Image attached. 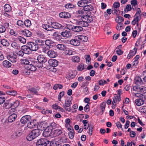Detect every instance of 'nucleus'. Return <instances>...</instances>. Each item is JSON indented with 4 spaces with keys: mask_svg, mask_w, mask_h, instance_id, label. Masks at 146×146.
<instances>
[{
    "mask_svg": "<svg viewBox=\"0 0 146 146\" xmlns=\"http://www.w3.org/2000/svg\"><path fill=\"white\" fill-rule=\"evenodd\" d=\"M47 127V124L45 121H42L38 123L37 125V129L33 130L27 137V139L31 141L36 138L40 134V130L42 131Z\"/></svg>",
    "mask_w": 146,
    "mask_h": 146,
    "instance_id": "nucleus-1",
    "label": "nucleus"
},
{
    "mask_svg": "<svg viewBox=\"0 0 146 146\" xmlns=\"http://www.w3.org/2000/svg\"><path fill=\"white\" fill-rule=\"evenodd\" d=\"M90 19H91L90 18ZM86 19L84 18L81 20H77L76 24L78 25L73 26L71 28L72 30L76 33H79L82 31L83 30L82 27H88L89 26V23H90V19L87 20L88 21L87 22H86Z\"/></svg>",
    "mask_w": 146,
    "mask_h": 146,
    "instance_id": "nucleus-2",
    "label": "nucleus"
},
{
    "mask_svg": "<svg viewBox=\"0 0 146 146\" xmlns=\"http://www.w3.org/2000/svg\"><path fill=\"white\" fill-rule=\"evenodd\" d=\"M84 10H83L82 9H80L76 11V16L77 17H81V19H79L78 20H81L82 19H83L84 18L85 19H86V22L88 21V19H90V23L91 21H92V19L89 16H88V14L86 15L85 14V13L84 12Z\"/></svg>",
    "mask_w": 146,
    "mask_h": 146,
    "instance_id": "nucleus-3",
    "label": "nucleus"
},
{
    "mask_svg": "<svg viewBox=\"0 0 146 146\" xmlns=\"http://www.w3.org/2000/svg\"><path fill=\"white\" fill-rule=\"evenodd\" d=\"M7 57L8 60L12 63L16 62L17 60V55L13 52H9Z\"/></svg>",
    "mask_w": 146,
    "mask_h": 146,
    "instance_id": "nucleus-4",
    "label": "nucleus"
},
{
    "mask_svg": "<svg viewBox=\"0 0 146 146\" xmlns=\"http://www.w3.org/2000/svg\"><path fill=\"white\" fill-rule=\"evenodd\" d=\"M50 141L46 139L42 138L37 141L36 142V146H47Z\"/></svg>",
    "mask_w": 146,
    "mask_h": 146,
    "instance_id": "nucleus-5",
    "label": "nucleus"
},
{
    "mask_svg": "<svg viewBox=\"0 0 146 146\" xmlns=\"http://www.w3.org/2000/svg\"><path fill=\"white\" fill-rule=\"evenodd\" d=\"M133 91L139 92L141 94L146 93V87L143 86H135L133 87Z\"/></svg>",
    "mask_w": 146,
    "mask_h": 146,
    "instance_id": "nucleus-6",
    "label": "nucleus"
},
{
    "mask_svg": "<svg viewBox=\"0 0 146 146\" xmlns=\"http://www.w3.org/2000/svg\"><path fill=\"white\" fill-rule=\"evenodd\" d=\"M94 7L93 6L90 5H85L82 9L84 10V13H85V14H88V16H90L91 13V11H92L94 10Z\"/></svg>",
    "mask_w": 146,
    "mask_h": 146,
    "instance_id": "nucleus-7",
    "label": "nucleus"
},
{
    "mask_svg": "<svg viewBox=\"0 0 146 146\" xmlns=\"http://www.w3.org/2000/svg\"><path fill=\"white\" fill-rule=\"evenodd\" d=\"M70 43L74 46H79L80 44V41L78 36H76L74 39L70 41Z\"/></svg>",
    "mask_w": 146,
    "mask_h": 146,
    "instance_id": "nucleus-8",
    "label": "nucleus"
},
{
    "mask_svg": "<svg viewBox=\"0 0 146 146\" xmlns=\"http://www.w3.org/2000/svg\"><path fill=\"white\" fill-rule=\"evenodd\" d=\"M72 104V102L69 100H66L64 105H63V107L66 111H70L71 110L70 106Z\"/></svg>",
    "mask_w": 146,
    "mask_h": 146,
    "instance_id": "nucleus-9",
    "label": "nucleus"
},
{
    "mask_svg": "<svg viewBox=\"0 0 146 146\" xmlns=\"http://www.w3.org/2000/svg\"><path fill=\"white\" fill-rule=\"evenodd\" d=\"M21 49L26 54H30L31 51L30 48V46H29V44L28 43L27 45H23L21 47Z\"/></svg>",
    "mask_w": 146,
    "mask_h": 146,
    "instance_id": "nucleus-10",
    "label": "nucleus"
},
{
    "mask_svg": "<svg viewBox=\"0 0 146 146\" xmlns=\"http://www.w3.org/2000/svg\"><path fill=\"white\" fill-rule=\"evenodd\" d=\"M31 119V117L29 115H26L22 117L20 119L21 123L25 124L30 121Z\"/></svg>",
    "mask_w": 146,
    "mask_h": 146,
    "instance_id": "nucleus-11",
    "label": "nucleus"
},
{
    "mask_svg": "<svg viewBox=\"0 0 146 146\" xmlns=\"http://www.w3.org/2000/svg\"><path fill=\"white\" fill-rule=\"evenodd\" d=\"M29 46H30V48L31 51H36L39 48V46L38 44L33 42H29Z\"/></svg>",
    "mask_w": 146,
    "mask_h": 146,
    "instance_id": "nucleus-12",
    "label": "nucleus"
},
{
    "mask_svg": "<svg viewBox=\"0 0 146 146\" xmlns=\"http://www.w3.org/2000/svg\"><path fill=\"white\" fill-rule=\"evenodd\" d=\"M60 17L65 19H67L71 17L70 14L68 12H61L59 14Z\"/></svg>",
    "mask_w": 146,
    "mask_h": 146,
    "instance_id": "nucleus-13",
    "label": "nucleus"
},
{
    "mask_svg": "<svg viewBox=\"0 0 146 146\" xmlns=\"http://www.w3.org/2000/svg\"><path fill=\"white\" fill-rule=\"evenodd\" d=\"M142 79V76L141 77L139 76L136 77L134 80L136 86H140L142 84H144Z\"/></svg>",
    "mask_w": 146,
    "mask_h": 146,
    "instance_id": "nucleus-14",
    "label": "nucleus"
},
{
    "mask_svg": "<svg viewBox=\"0 0 146 146\" xmlns=\"http://www.w3.org/2000/svg\"><path fill=\"white\" fill-rule=\"evenodd\" d=\"M51 25L52 28L55 29H63L64 27L63 26L58 23L51 22Z\"/></svg>",
    "mask_w": 146,
    "mask_h": 146,
    "instance_id": "nucleus-15",
    "label": "nucleus"
},
{
    "mask_svg": "<svg viewBox=\"0 0 146 146\" xmlns=\"http://www.w3.org/2000/svg\"><path fill=\"white\" fill-rule=\"evenodd\" d=\"M43 136L45 137H47L49 136L52 137V130L49 128H46L43 132Z\"/></svg>",
    "mask_w": 146,
    "mask_h": 146,
    "instance_id": "nucleus-16",
    "label": "nucleus"
},
{
    "mask_svg": "<svg viewBox=\"0 0 146 146\" xmlns=\"http://www.w3.org/2000/svg\"><path fill=\"white\" fill-rule=\"evenodd\" d=\"M60 34L64 37L69 38L71 36V33L69 29H66L65 31L62 32Z\"/></svg>",
    "mask_w": 146,
    "mask_h": 146,
    "instance_id": "nucleus-17",
    "label": "nucleus"
},
{
    "mask_svg": "<svg viewBox=\"0 0 146 146\" xmlns=\"http://www.w3.org/2000/svg\"><path fill=\"white\" fill-rule=\"evenodd\" d=\"M48 63L50 66L53 67L56 66L58 65V62L56 59H50L48 61Z\"/></svg>",
    "mask_w": 146,
    "mask_h": 146,
    "instance_id": "nucleus-18",
    "label": "nucleus"
},
{
    "mask_svg": "<svg viewBox=\"0 0 146 146\" xmlns=\"http://www.w3.org/2000/svg\"><path fill=\"white\" fill-rule=\"evenodd\" d=\"M37 60L39 62L44 64L47 61V58L44 56L40 55L38 56L37 58Z\"/></svg>",
    "mask_w": 146,
    "mask_h": 146,
    "instance_id": "nucleus-19",
    "label": "nucleus"
},
{
    "mask_svg": "<svg viewBox=\"0 0 146 146\" xmlns=\"http://www.w3.org/2000/svg\"><path fill=\"white\" fill-rule=\"evenodd\" d=\"M61 128H59L52 131V136L56 137L60 135L62 133V131L60 129Z\"/></svg>",
    "mask_w": 146,
    "mask_h": 146,
    "instance_id": "nucleus-20",
    "label": "nucleus"
},
{
    "mask_svg": "<svg viewBox=\"0 0 146 146\" xmlns=\"http://www.w3.org/2000/svg\"><path fill=\"white\" fill-rule=\"evenodd\" d=\"M22 134V132L20 130H16L13 132L11 135L12 138L13 139L20 137Z\"/></svg>",
    "mask_w": 146,
    "mask_h": 146,
    "instance_id": "nucleus-21",
    "label": "nucleus"
},
{
    "mask_svg": "<svg viewBox=\"0 0 146 146\" xmlns=\"http://www.w3.org/2000/svg\"><path fill=\"white\" fill-rule=\"evenodd\" d=\"M50 130L53 131L58 128H60V126L58 124H56L55 123L53 122L52 123L50 126L48 127Z\"/></svg>",
    "mask_w": 146,
    "mask_h": 146,
    "instance_id": "nucleus-22",
    "label": "nucleus"
},
{
    "mask_svg": "<svg viewBox=\"0 0 146 146\" xmlns=\"http://www.w3.org/2000/svg\"><path fill=\"white\" fill-rule=\"evenodd\" d=\"M47 54L49 57L52 58H55L57 55V52L52 50H49Z\"/></svg>",
    "mask_w": 146,
    "mask_h": 146,
    "instance_id": "nucleus-23",
    "label": "nucleus"
},
{
    "mask_svg": "<svg viewBox=\"0 0 146 146\" xmlns=\"http://www.w3.org/2000/svg\"><path fill=\"white\" fill-rule=\"evenodd\" d=\"M17 117V115L13 113L11 114L8 118V121L9 122L11 123L15 121Z\"/></svg>",
    "mask_w": 146,
    "mask_h": 146,
    "instance_id": "nucleus-24",
    "label": "nucleus"
},
{
    "mask_svg": "<svg viewBox=\"0 0 146 146\" xmlns=\"http://www.w3.org/2000/svg\"><path fill=\"white\" fill-rule=\"evenodd\" d=\"M137 50V49L136 48H135L133 50H130L127 56V58L129 59L133 56L135 55L136 53Z\"/></svg>",
    "mask_w": 146,
    "mask_h": 146,
    "instance_id": "nucleus-25",
    "label": "nucleus"
},
{
    "mask_svg": "<svg viewBox=\"0 0 146 146\" xmlns=\"http://www.w3.org/2000/svg\"><path fill=\"white\" fill-rule=\"evenodd\" d=\"M42 27L43 29L48 31H50L52 32H54V31L53 29L52 28V26L46 24L42 25Z\"/></svg>",
    "mask_w": 146,
    "mask_h": 146,
    "instance_id": "nucleus-26",
    "label": "nucleus"
},
{
    "mask_svg": "<svg viewBox=\"0 0 146 146\" xmlns=\"http://www.w3.org/2000/svg\"><path fill=\"white\" fill-rule=\"evenodd\" d=\"M25 68L31 71H35L36 69V66L32 64H29V65H25Z\"/></svg>",
    "mask_w": 146,
    "mask_h": 146,
    "instance_id": "nucleus-27",
    "label": "nucleus"
},
{
    "mask_svg": "<svg viewBox=\"0 0 146 146\" xmlns=\"http://www.w3.org/2000/svg\"><path fill=\"white\" fill-rule=\"evenodd\" d=\"M88 2V1H79L78 3V5L80 7H84Z\"/></svg>",
    "mask_w": 146,
    "mask_h": 146,
    "instance_id": "nucleus-28",
    "label": "nucleus"
},
{
    "mask_svg": "<svg viewBox=\"0 0 146 146\" xmlns=\"http://www.w3.org/2000/svg\"><path fill=\"white\" fill-rule=\"evenodd\" d=\"M21 32L24 36L27 37H30L32 35L31 32L27 30H22Z\"/></svg>",
    "mask_w": 146,
    "mask_h": 146,
    "instance_id": "nucleus-29",
    "label": "nucleus"
},
{
    "mask_svg": "<svg viewBox=\"0 0 146 146\" xmlns=\"http://www.w3.org/2000/svg\"><path fill=\"white\" fill-rule=\"evenodd\" d=\"M44 44L47 45V46L49 47L50 46H53L55 45V43L50 40L48 39L45 40H44Z\"/></svg>",
    "mask_w": 146,
    "mask_h": 146,
    "instance_id": "nucleus-30",
    "label": "nucleus"
},
{
    "mask_svg": "<svg viewBox=\"0 0 146 146\" xmlns=\"http://www.w3.org/2000/svg\"><path fill=\"white\" fill-rule=\"evenodd\" d=\"M121 97H119V96H117V95L114 96L112 102V104L113 105H116V102L117 101L118 102H119L121 101Z\"/></svg>",
    "mask_w": 146,
    "mask_h": 146,
    "instance_id": "nucleus-31",
    "label": "nucleus"
},
{
    "mask_svg": "<svg viewBox=\"0 0 146 146\" xmlns=\"http://www.w3.org/2000/svg\"><path fill=\"white\" fill-rule=\"evenodd\" d=\"M54 33L52 35V36H53L54 38L58 40H60L62 38L61 35L58 34L57 32H53Z\"/></svg>",
    "mask_w": 146,
    "mask_h": 146,
    "instance_id": "nucleus-32",
    "label": "nucleus"
},
{
    "mask_svg": "<svg viewBox=\"0 0 146 146\" xmlns=\"http://www.w3.org/2000/svg\"><path fill=\"white\" fill-rule=\"evenodd\" d=\"M136 105L138 106H140L144 103L143 100L141 98L137 99L135 101Z\"/></svg>",
    "mask_w": 146,
    "mask_h": 146,
    "instance_id": "nucleus-33",
    "label": "nucleus"
},
{
    "mask_svg": "<svg viewBox=\"0 0 146 146\" xmlns=\"http://www.w3.org/2000/svg\"><path fill=\"white\" fill-rule=\"evenodd\" d=\"M80 43L83 42H86L88 40V37L85 36L79 35L78 36Z\"/></svg>",
    "mask_w": 146,
    "mask_h": 146,
    "instance_id": "nucleus-34",
    "label": "nucleus"
},
{
    "mask_svg": "<svg viewBox=\"0 0 146 146\" xmlns=\"http://www.w3.org/2000/svg\"><path fill=\"white\" fill-rule=\"evenodd\" d=\"M56 47L58 49L60 50H64L66 48L65 45L62 44H58L56 45Z\"/></svg>",
    "mask_w": 146,
    "mask_h": 146,
    "instance_id": "nucleus-35",
    "label": "nucleus"
},
{
    "mask_svg": "<svg viewBox=\"0 0 146 146\" xmlns=\"http://www.w3.org/2000/svg\"><path fill=\"white\" fill-rule=\"evenodd\" d=\"M6 93L7 94L12 96H16L17 94V92L15 90L7 91Z\"/></svg>",
    "mask_w": 146,
    "mask_h": 146,
    "instance_id": "nucleus-36",
    "label": "nucleus"
},
{
    "mask_svg": "<svg viewBox=\"0 0 146 146\" xmlns=\"http://www.w3.org/2000/svg\"><path fill=\"white\" fill-rule=\"evenodd\" d=\"M4 9L5 11L7 13H9L11 10V6L8 4H6L4 6Z\"/></svg>",
    "mask_w": 146,
    "mask_h": 146,
    "instance_id": "nucleus-37",
    "label": "nucleus"
},
{
    "mask_svg": "<svg viewBox=\"0 0 146 146\" xmlns=\"http://www.w3.org/2000/svg\"><path fill=\"white\" fill-rule=\"evenodd\" d=\"M1 43L4 46H8L9 45V43L8 41L5 39H2L1 41Z\"/></svg>",
    "mask_w": 146,
    "mask_h": 146,
    "instance_id": "nucleus-38",
    "label": "nucleus"
},
{
    "mask_svg": "<svg viewBox=\"0 0 146 146\" xmlns=\"http://www.w3.org/2000/svg\"><path fill=\"white\" fill-rule=\"evenodd\" d=\"M131 3L132 7V9H134V8L135 9L137 7V1H131Z\"/></svg>",
    "mask_w": 146,
    "mask_h": 146,
    "instance_id": "nucleus-39",
    "label": "nucleus"
},
{
    "mask_svg": "<svg viewBox=\"0 0 146 146\" xmlns=\"http://www.w3.org/2000/svg\"><path fill=\"white\" fill-rule=\"evenodd\" d=\"M37 34L42 39H45L46 36L41 31H39L37 32Z\"/></svg>",
    "mask_w": 146,
    "mask_h": 146,
    "instance_id": "nucleus-40",
    "label": "nucleus"
},
{
    "mask_svg": "<svg viewBox=\"0 0 146 146\" xmlns=\"http://www.w3.org/2000/svg\"><path fill=\"white\" fill-rule=\"evenodd\" d=\"M3 66L6 67H10L11 66V64L9 61L5 60L3 62Z\"/></svg>",
    "mask_w": 146,
    "mask_h": 146,
    "instance_id": "nucleus-41",
    "label": "nucleus"
},
{
    "mask_svg": "<svg viewBox=\"0 0 146 146\" xmlns=\"http://www.w3.org/2000/svg\"><path fill=\"white\" fill-rule=\"evenodd\" d=\"M11 46L14 48L16 49H19L20 48V46L19 44L15 42H13L11 44Z\"/></svg>",
    "mask_w": 146,
    "mask_h": 146,
    "instance_id": "nucleus-42",
    "label": "nucleus"
},
{
    "mask_svg": "<svg viewBox=\"0 0 146 146\" xmlns=\"http://www.w3.org/2000/svg\"><path fill=\"white\" fill-rule=\"evenodd\" d=\"M30 71L25 68L22 70V74L23 75L26 76L29 75L30 74Z\"/></svg>",
    "mask_w": 146,
    "mask_h": 146,
    "instance_id": "nucleus-43",
    "label": "nucleus"
},
{
    "mask_svg": "<svg viewBox=\"0 0 146 146\" xmlns=\"http://www.w3.org/2000/svg\"><path fill=\"white\" fill-rule=\"evenodd\" d=\"M24 26H25L28 27H29L31 25V21L29 19L25 20L24 22Z\"/></svg>",
    "mask_w": 146,
    "mask_h": 146,
    "instance_id": "nucleus-44",
    "label": "nucleus"
},
{
    "mask_svg": "<svg viewBox=\"0 0 146 146\" xmlns=\"http://www.w3.org/2000/svg\"><path fill=\"white\" fill-rule=\"evenodd\" d=\"M6 20L3 23V26H4V27L5 28V29H10V24L9 23V22L8 21Z\"/></svg>",
    "mask_w": 146,
    "mask_h": 146,
    "instance_id": "nucleus-45",
    "label": "nucleus"
},
{
    "mask_svg": "<svg viewBox=\"0 0 146 146\" xmlns=\"http://www.w3.org/2000/svg\"><path fill=\"white\" fill-rule=\"evenodd\" d=\"M106 102H103L100 105V108L102 111V113H103L106 105Z\"/></svg>",
    "mask_w": 146,
    "mask_h": 146,
    "instance_id": "nucleus-46",
    "label": "nucleus"
},
{
    "mask_svg": "<svg viewBox=\"0 0 146 146\" xmlns=\"http://www.w3.org/2000/svg\"><path fill=\"white\" fill-rule=\"evenodd\" d=\"M17 39L21 43L24 44L26 42V39L22 36H18Z\"/></svg>",
    "mask_w": 146,
    "mask_h": 146,
    "instance_id": "nucleus-47",
    "label": "nucleus"
},
{
    "mask_svg": "<svg viewBox=\"0 0 146 146\" xmlns=\"http://www.w3.org/2000/svg\"><path fill=\"white\" fill-rule=\"evenodd\" d=\"M35 65L38 68H42L43 66V64L39 62L38 61L35 62Z\"/></svg>",
    "mask_w": 146,
    "mask_h": 146,
    "instance_id": "nucleus-48",
    "label": "nucleus"
},
{
    "mask_svg": "<svg viewBox=\"0 0 146 146\" xmlns=\"http://www.w3.org/2000/svg\"><path fill=\"white\" fill-rule=\"evenodd\" d=\"M36 42L38 43V45L42 46L44 44L45 41L44 40H42L40 39H37L36 40Z\"/></svg>",
    "mask_w": 146,
    "mask_h": 146,
    "instance_id": "nucleus-49",
    "label": "nucleus"
},
{
    "mask_svg": "<svg viewBox=\"0 0 146 146\" xmlns=\"http://www.w3.org/2000/svg\"><path fill=\"white\" fill-rule=\"evenodd\" d=\"M11 109L15 110V108H17L19 105V102L17 101L14 102L13 104L12 103Z\"/></svg>",
    "mask_w": 146,
    "mask_h": 146,
    "instance_id": "nucleus-50",
    "label": "nucleus"
},
{
    "mask_svg": "<svg viewBox=\"0 0 146 146\" xmlns=\"http://www.w3.org/2000/svg\"><path fill=\"white\" fill-rule=\"evenodd\" d=\"M11 103L5 102L3 104V107L6 109H9L10 108H11Z\"/></svg>",
    "mask_w": 146,
    "mask_h": 146,
    "instance_id": "nucleus-51",
    "label": "nucleus"
},
{
    "mask_svg": "<svg viewBox=\"0 0 146 146\" xmlns=\"http://www.w3.org/2000/svg\"><path fill=\"white\" fill-rule=\"evenodd\" d=\"M27 127L30 129L35 127V125L33 122H29L27 124Z\"/></svg>",
    "mask_w": 146,
    "mask_h": 146,
    "instance_id": "nucleus-52",
    "label": "nucleus"
},
{
    "mask_svg": "<svg viewBox=\"0 0 146 146\" xmlns=\"http://www.w3.org/2000/svg\"><path fill=\"white\" fill-rule=\"evenodd\" d=\"M68 135L69 136V138L70 139H72L74 137V135L75 134L74 129L69 131Z\"/></svg>",
    "mask_w": 146,
    "mask_h": 146,
    "instance_id": "nucleus-53",
    "label": "nucleus"
},
{
    "mask_svg": "<svg viewBox=\"0 0 146 146\" xmlns=\"http://www.w3.org/2000/svg\"><path fill=\"white\" fill-rule=\"evenodd\" d=\"M124 21L123 18L121 16H119L115 19V21L118 23H121Z\"/></svg>",
    "mask_w": 146,
    "mask_h": 146,
    "instance_id": "nucleus-54",
    "label": "nucleus"
},
{
    "mask_svg": "<svg viewBox=\"0 0 146 146\" xmlns=\"http://www.w3.org/2000/svg\"><path fill=\"white\" fill-rule=\"evenodd\" d=\"M21 61L22 64H25V65H29V60L26 59H23L21 60Z\"/></svg>",
    "mask_w": 146,
    "mask_h": 146,
    "instance_id": "nucleus-55",
    "label": "nucleus"
},
{
    "mask_svg": "<svg viewBox=\"0 0 146 146\" xmlns=\"http://www.w3.org/2000/svg\"><path fill=\"white\" fill-rule=\"evenodd\" d=\"M73 51L70 49L66 50L65 52V54L66 55H71L73 54Z\"/></svg>",
    "mask_w": 146,
    "mask_h": 146,
    "instance_id": "nucleus-56",
    "label": "nucleus"
},
{
    "mask_svg": "<svg viewBox=\"0 0 146 146\" xmlns=\"http://www.w3.org/2000/svg\"><path fill=\"white\" fill-rule=\"evenodd\" d=\"M131 10V7L130 5L128 4L127 5L124 11L125 13H127L128 11H130Z\"/></svg>",
    "mask_w": 146,
    "mask_h": 146,
    "instance_id": "nucleus-57",
    "label": "nucleus"
},
{
    "mask_svg": "<svg viewBox=\"0 0 146 146\" xmlns=\"http://www.w3.org/2000/svg\"><path fill=\"white\" fill-rule=\"evenodd\" d=\"M80 58L78 56H73L72 58V61L75 62H78L80 61Z\"/></svg>",
    "mask_w": 146,
    "mask_h": 146,
    "instance_id": "nucleus-58",
    "label": "nucleus"
},
{
    "mask_svg": "<svg viewBox=\"0 0 146 146\" xmlns=\"http://www.w3.org/2000/svg\"><path fill=\"white\" fill-rule=\"evenodd\" d=\"M17 25L19 26L23 27L24 26V22L21 20H19L17 22Z\"/></svg>",
    "mask_w": 146,
    "mask_h": 146,
    "instance_id": "nucleus-59",
    "label": "nucleus"
},
{
    "mask_svg": "<svg viewBox=\"0 0 146 146\" xmlns=\"http://www.w3.org/2000/svg\"><path fill=\"white\" fill-rule=\"evenodd\" d=\"M29 91L32 93H34V94L38 95V93L37 90L35 89L34 88H32L29 90Z\"/></svg>",
    "mask_w": 146,
    "mask_h": 146,
    "instance_id": "nucleus-60",
    "label": "nucleus"
},
{
    "mask_svg": "<svg viewBox=\"0 0 146 146\" xmlns=\"http://www.w3.org/2000/svg\"><path fill=\"white\" fill-rule=\"evenodd\" d=\"M50 47L49 46H46L44 47L42 49L43 52L45 53H46L47 54L48 52V51L50 50L49 48Z\"/></svg>",
    "mask_w": 146,
    "mask_h": 146,
    "instance_id": "nucleus-61",
    "label": "nucleus"
},
{
    "mask_svg": "<svg viewBox=\"0 0 146 146\" xmlns=\"http://www.w3.org/2000/svg\"><path fill=\"white\" fill-rule=\"evenodd\" d=\"M6 31V29L3 25H0V33H3Z\"/></svg>",
    "mask_w": 146,
    "mask_h": 146,
    "instance_id": "nucleus-62",
    "label": "nucleus"
},
{
    "mask_svg": "<svg viewBox=\"0 0 146 146\" xmlns=\"http://www.w3.org/2000/svg\"><path fill=\"white\" fill-rule=\"evenodd\" d=\"M65 126L66 127L69 131H72V130H73V129H74L70 125V124H65Z\"/></svg>",
    "mask_w": 146,
    "mask_h": 146,
    "instance_id": "nucleus-63",
    "label": "nucleus"
},
{
    "mask_svg": "<svg viewBox=\"0 0 146 146\" xmlns=\"http://www.w3.org/2000/svg\"><path fill=\"white\" fill-rule=\"evenodd\" d=\"M84 64H81L79 65L78 67V69L79 71H81L83 70L84 68Z\"/></svg>",
    "mask_w": 146,
    "mask_h": 146,
    "instance_id": "nucleus-64",
    "label": "nucleus"
}]
</instances>
